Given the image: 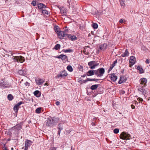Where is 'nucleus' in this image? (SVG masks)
I'll return each mask as SVG.
<instances>
[{
    "instance_id": "f257e3e1",
    "label": "nucleus",
    "mask_w": 150,
    "mask_h": 150,
    "mask_svg": "<svg viewBox=\"0 0 150 150\" xmlns=\"http://www.w3.org/2000/svg\"><path fill=\"white\" fill-rule=\"evenodd\" d=\"M23 124L22 122L16 125V126L12 127L9 129L11 133L13 134V137L17 136L19 134V131L22 128V125Z\"/></svg>"
},
{
    "instance_id": "f03ea898",
    "label": "nucleus",
    "mask_w": 150,
    "mask_h": 150,
    "mask_svg": "<svg viewBox=\"0 0 150 150\" xmlns=\"http://www.w3.org/2000/svg\"><path fill=\"white\" fill-rule=\"evenodd\" d=\"M12 58L13 59V61L15 62L23 63L25 61L24 57L21 56H13Z\"/></svg>"
},
{
    "instance_id": "7ed1b4c3",
    "label": "nucleus",
    "mask_w": 150,
    "mask_h": 150,
    "mask_svg": "<svg viewBox=\"0 0 150 150\" xmlns=\"http://www.w3.org/2000/svg\"><path fill=\"white\" fill-rule=\"evenodd\" d=\"M105 71V69L103 68H99L95 70V74L98 76L101 77L103 75Z\"/></svg>"
},
{
    "instance_id": "20e7f679",
    "label": "nucleus",
    "mask_w": 150,
    "mask_h": 150,
    "mask_svg": "<svg viewBox=\"0 0 150 150\" xmlns=\"http://www.w3.org/2000/svg\"><path fill=\"white\" fill-rule=\"evenodd\" d=\"M120 138L121 139L124 140L129 139L131 137L130 135L125 132H122L120 135Z\"/></svg>"
},
{
    "instance_id": "39448f33",
    "label": "nucleus",
    "mask_w": 150,
    "mask_h": 150,
    "mask_svg": "<svg viewBox=\"0 0 150 150\" xmlns=\"http://www.w3.org/2000/svg\"><path fill=\"white\" fill-rule=\"evenodd\" d=\"M10 87V85L5 81L2 80L0 82V87L1 88H6Z\"/></svg>"
},
{
    "instance_id": "423d86ee",
    "label": "nucleus",
    "mask_w": 150,
    "mask_h": 150,
    "mask_svg": "<svg viewBox=\"0 0 150 150\" xmlns=\"http://www.w3.org/2000/svg\"><path fill=\"white\" fill-rule=\"evenodd\" d=\"M88 64L91 69H93L98 66L99 63H97L96 61H93L89 62Z\"/></svg>"
},
{
    "instance_id": "0eeeda50",
    "label": "nucleus",
    "mask_w": 150,
    "mask_h": 150,
    "mask_svg": "<svg viewBox=\"0 0 150 150\" xmlns=\"http://www.w3.org/2000/svg\"><path fill=\"white\" fill-rule=\"evenodd\" d=\"M46 122V125L47 126L52 127L54 125L51 118L47 119Z\"/></svg>"
},
{
    "instance_id": "6e6552de",
    "label": "nucleus",
    "mask_w": 150,
    "mask_h": 150,
    "mask_svg": "<svg viewBox=\"0 0 150 150\" xmlns=\"http://www.w3.org/2000/svg\"><path fill=\"white\" fill-rule=\"evenodd\" d=\"M135 60V58L134 56H132L130 57L129 60V67H132V66L134 64Z\"/></svg>"
},
{
    "instance_id": "1a4fd4ad",
    "label": "nucleus",
    "mask_w": 150,
    "mask_h": 150,
    "mask_svg": "<svg viewBox=\"0 0 150 150\" xmlns=\"http://www.w3.org/2000/svg\"><path fill=\"white\" fill-rule=\"evenodd\" d=\"M32 141L30 140H27L25 142V149L26 150L32 144Z\"/></svg>"
},
{
    "instance_id": "9d476101",
    "label": "nucleus",
    "mask_w": 150,
    "mask_h": 150,
    "mask_svg": "<svg viewBox=\"0 0 150 150\" xmlns=\"http://www.w3.org/2000/svg\"><path fill=\"white\" fill-rule=\"evenodd\" d=\"M35 81L37 84L38 85H42L45 82V81L43 79L40 78L35 79Z\"/></svg>"
},
{
    "instance_id": "9b49d317",
    "label": "nucleus",
    "mask_w": 150,
    "mask_h": 150,
    "mask_svg": "<svg viewBox=\"0 0 150 150\" xmlns=\"http://www.w3.org/2000/svg\"><path fill=\"white\" fill-rule=\"evenodd\" d=\"M140 81L141 86L143 87L144 86H145L146 85L147 82V79L145 78H143L141 79Z\"/></svg>"
},
{
    "instance_id": "f8f14e48",
    "label": "nucleus",
    "mask_w": 150,
    "mask_h": 150,
    "mask_svg": "<svg viewBox=\"0 0 150 150\" xmlns=\"http://www.w3.org/2000/svg\"><path fill=\"white\" fill-rule=\"evenodd\" d=\"M58 37L60 39H62L64 37H65V32L63 31H60L57 33Z\"/></svg>"
},
{
    "instance_id": "ddd939ff",
    "label": "nucleus",
    "mask_w": 150,
    "mask_h": 150,
    "mask_svg": "<svg viewBox=\"0 0 150 150\" xmlns=\"http://www.w3.org/2000/svg\"><path fill=\"white\" fill-rule=\"evenodd\" d=\"M66 36H67L68 38L72 41H74L77 39V38L75 35H71L70 34H67Z\"/></svg>"
},
{
    "instance_id": "4468645a",
    "label": "nucleus",
    "mask_w": 150,
    "mask_h": 150,
    "mask_svg": "<svg viewBox=\"0 0 150 150\" xmlns=\"http://www.w3.org/2000/svg\"><path fill=\"white\" fill-rule=\"evenodd\" d=\"M110 77L111 79V80L113 81H115L117 79V76L114 73L110 75Z\"/></svg>"
},
{
    "instance_id": "2eb2a0df",
    "label": "nucleus",
    "mask_w": 150,
    "mask_h": 150,
    "mask_svg": "<svg viewBox=\"0 0 150 150\" xmlns=\"http://www.w3.org/2000/svg\"><path fill=\"white\" fill-rule=\"evenodd\" d=\"M18 73L19 74L23 76H25L27 74L26 71L25 69L19 70Z\"/></svg>"
},
{
    "instance_id": "dca6fc26",
    "label": "nucleus",
    "mask_w": 150,
    "mask_h": 150,
    "mask_svg": "<svg viewBox=\"0 0 150 150\" xmlns=\"http://www.w3.org/2000/svg\"><path fill=\"white\" fill-rule=\"evenodd\" d=\"M107 47V45L106 44L104 43L100 45V49L102 51H104L105 50Z\"/></svg>"
},
{
    "instance_id": "f3484780",
    "label": "nucleus",
    "mask_w": 150,
    "mask_h": 150,
    "mask_svg": "<svg viewBox=\"0 0 150 150\" xmlns=\"http://www.w3.org/2000/svg\"><path fill=\"white\" fill-rule=\"evenodd\" d=\"M66 76V71L65 70L60 72V74L57 75L58 78L60 77H64Z\"/></svg>"
},
{
    "instance_id": "a211bd4d",
    "label": "nucleus",
    "mask_w": 150,
    "mask_h": 150,
    "mask_svg": "<svg viewBox=\"0 0 150 150\" xmlns=\"http://www.w3.org/2000/svg\"><path fill=\"white\" fill-rule=\"evenodd\" d=\"M95 70H89L87 73L88 76H92L95 74Z\"/></svg>"
},
{
    "instance_id": "6ab92c4d",
    "label": "nucleus",
    "mask_w": 150,
    "mask_h": 150,
    "mask_svg": "<svg viewBox=\"0 0 150 150\" xmlns=\"http://www.w3.org/2000/svg\"><path fill=\"white\" fill-rule=\"evenodd\" d=\"M38 6L39 8L42 9L43 8L47 7L44 4L42 3L38 4Z\"/></svg>"
},
{
    "instance_id": "aec40b11",
    "label": "nucleus",
    "mask_w": 150,
    "mask_h": 150,
    "mask_svg": "<svg viewBox=\"0 0 150 150\" xmlns=\"http://www.w3.org/2000/svg\"><path fill=\"white\" fill-rule=\"evenodd\" d=\"M34 95L37 97H39L40 96V92L38 90H36L34 92Z\"/></svg>"
},
{
    "instance_id": "412c9836",
    "label": "nucleus",
    "mask_w": 150,
    "mask_h": 150,
    "mask_svg": "<svg viewBox=\"0 0 150 150\" xmlns=\"http://www.w3.org/2000/svg\"><path fill=\"white\" fill-rule=\"evenodd\" d=\"M117 61L116 60L113 62V64L110 66L109 70H108V72L111 71L112 68L115 66V64L117 63Z\"/></svg>"
},
{
    "instance_id": "4be33fe9",
    "label": "nucleus",
    "mask_w": 150,
    "mask_h": 150,
    "mask_svg": "<svg viewBox=\"0 0 150 150\" xmlns=\"http://www.w3.org/2000/svg\"><path fill=\"white\" fill-rule=\"evenodd\" d=\"M129 55V53L127 49H126L125 52L123 54H121L122 57H126L128 56Z\"/></svg>"
},
{
    "instance_id": "5701e85b",
    "label": "nucleus",
    "mask_w": 150,
    "mask_h": 150,
    "mask_svg": "<svg viewBox=\"0 0 150 150\" xmlns=\"http://www.w3.org/2000/svg\"><path fill=\"white\" fill-rule=\"evenodd\" d=\"M54 29L55 31L57 33L60 31V28L57 25H55L54 27Z\"/></svg>"
},
{
    "instance_id": "b1692460",
    "label": "nucleus",
    "mask_w": 150,
    "mask_h": 150,
    "mask_svg": "<svg viewBox=\"0 0 150 150\" xmlns=\"http://www.w3.org/2000/svg\"><path fill=\"white\" fill-rule=\"evenodd\" d=\"M126 81V80L123 77H121L120 78V79L118 82V83L119 84H121L124 82Z\"/></svg>"
},
{
    "instance_id": "393cba45",
    "label": "nucleus",
    "mask_w": 150,
    "mask_h": 150,
    "mask_svg": "<svg viewBox=\"0 0 150 150\" xmlns=\"http://www.w3.org/2000/svg\"><path fill=\"white\" fill-rule=\"evenodd\" d=\"M57 58L59 59H61L62 60H63L66 59V56L63 54H62L59 56H57Z\"/></svg>"
},
{
    "instance_id": "a878e982",
    "label": "nucleus",
    "mask_w": 150,
    "mask_h": 150,
    "mask_svg": "<svg viewBox=\"0 0 150 150\" xmlns=\"http://www.w3.org/2000/svg\"><path fill=\"white\" fill-rule=\"evenodd\" d=\"M137 69L139 70L140 73H143L144 72L143 69L142 67L138 66L137 67Z\"/></svg>"
},
{
    "instance_id": "bb28decb",
    "label": "nucleus",
    "mask_w": 150,
    "mask_h": 150,
    "mask_svg": "<svg viewBox=\"0 0 150 150\" xmlns=\"http://www.w3.org/2000/svg\"><path fill=\"white\" fill-rule=\"evenodd\" d=\"M67 69L70 72H72L73 71L72 67L71 65H68L67 67Z\"/></svg>"
},
{
    "instance_id": "cd10ccee",
    "label": "nucleus",
    "mask_w": 150,
    "mask_h": 150,
    "mask_svg": "<svg viewBox=\"0 0 150 150\" xmlns=\"http://www.w3.org/2000/svg\"><path fill=\"white\" fill-rule=\"evenodd\" d=\"M98 87V85L96 84H95L92 86H91V89L92 90H94L96 89Z\"/></svg>"
},
{
    "instance_id": "c85d7f7f",
    "label": "nucleus",
    "mask_w": 150,
    "mask_h": 150,
    "mask_svg": "<svg viewBox=\"0 0 150 150\" xmlns=\"http://www.w3.org/2000/svg\"><path fill=\"white\" fill-rule=\"evenodd\" d=\"M7 98L9 100H11L13 99V97L11 94H9L7 96Z\"/></svg>"
},
{
    "instance_id": "c756f323",
    "label": "nucleus",
    "mask_w": 150,
    "mask_h": 150,
    "mask_svg": "<svg viewBox=\"0 0 150 150\" xmlns=\"http://www.w3.org/2000/svg\"><path fill=\"white\" fill-rule=\"evenodd\" d=\"M52 121L54 125L55 123L57 122L58 121V119L57 118H55V117H53L52 118Z\"/></svg>"
},
{
    "instance_id": "7c9ffc66",
    "label": "nucleus",
    "mask_w": 150,
    "mask_h": 150,
    "mask_svg": "<svg viewBox=\"0 0 150 150\" xmlns=\"http://www.w3.org/2000/svg\"><path fill=\"white\" fill-rule=\"evenodd\" d=\"M41 107H39L37 108L35 110V112L37 113H41Z\"/></svg>"
},
{
    "instance_id": "2f4dec72",
    "label": "nucleus",
    "mask_w": 150,
    "mask_h": 150,
    "mask_svg": "<svg viewBox=\"0 0 150 150\" xmlns=\"http://www.w3.org/2000/svg\"><path fill=\"white\" fill-rule=\"evenodd\" d=\"M60 12L61 14L62 15V16H65L66 15V10H63L62 9H61L60 10Z\"/></svg>"
},
{
    "instance_id": "473e14b6",
    "label": "nucleus",
    "mask_w": 150,
    "mask_h": 150,
    "mask_svg": "<svg viewBox=\"0 0 150 150\" xmlns=\"http://www.w3.org/2000/svg\"><path fill=\"white\" fill-rule=\"evenodd\" d=\"M60 47V45L59 44H56L54 47V48L56 50H58L59 49Z\"/></svg>"
},
{
    "instance_id": "72a5a7b5",
    "label": "nucleus",
    "mask_w": 150,
    "mask_h": 150,
    "mask_svg": "<svg viewBox=\"0 0 150 150\" xmlns=\"http://www.w3.org/2000/svg\"><path fill=\"white\" fill-rule=\"evenodd\" d=\"M98 80V79H89V78H87L86 79V81H97Z\"/></svg>"
},
{
    "instance_id": "f704fd0d",
    "label": "nucleus",
    "mask_w": 150,
    "mask_h": 150,
    "mask_svg": "<svg viewBox=\"0 0 150 150\" xmlns=\"http://www.w3.org/2000/svg\"><path fill=\"white\" fill-rule=\"evenodd\" d=\"M13 109L16 112H18V107L15 105L14 106Z\"/></svg>"
},
{
    "instance_id": "c9c22d12",
    "label": "nucleus",
    "mask_w": 150,
    "mask_h": 150,
    "mask_svg": "<svg viewBox=\"0 0 150 150\" xmlns=\"http://www.w3.org/2000/svg\"><path fill=\"white\" fill-rule=\"evenodd\" d=\"M42 13L44 14L48 15V11L46 10L42 9Z\"/></svg>"
},
{
    "instance_id": "e433bc0d",
    "label": "nucleus",
    "mask_w": 150,
    "mask_h": 150,
    "mask_svg": "<svg viewBox=\"0 0 150 150\" xmlns=\"http://www.w3.org/2000/svg\"><path fill=\"white\" fill-rule=\"evenodd\" d=\"M92 26L93 28L94 29H97L98 27V25L96 23H93L92 25Z\"/></svg>"
},
{
    "instance_id": "4c0bfd02",
    "label": "nucleus",
    "mask_w": 150,
    "mask_h": 150,
    "mask_svg": "<svg viewBox=\"0 0 150 150\" xmlns=\"http://www.w3.org/2000/svg\"><path fill=\"white\" fill-rule=\"evenodd\" d=\"M113 132L115 134H117L119 132V129H114Z\"/></svg>"
},
{
    "instance_id": "58836bf2",
    "label": "nucleus",
    "mask_w": 150,
    "mask_h": 150,
    "mask_svg": "<svg viewBox=\"0 0 150 150\" xmlns=\"http://www.w3.org/2000/svg\"><path fill=\"white\" fill-rule=\"evenodd\" d=\"M23 103V102L22 101H20L16 105L18 107H19L20 105L21 104H22Z\"/></svg>"
},
{
    "instance_id": "ea45409f",
    "label": "nucleus",
    "mask_w": 150,
    "mask_h": 150,
    "mask_svg": "<svg viewBox=\"0 0 150 150\" xmlns=\"http://www.w3.org/2000/svg\"><path fill=\"white\" fill-rule=\"evenodd\" d=\"M138 90L141 92H142V94L144 95L145 94V93L144 92V90L143 89L140 88Z\"/></svg>"
},
{
    "instance_id": "a19ab883",
    "label": "nucleus",
    "mask_w": 150,
    "mask_h": 150,
    "mask_svg": "<svg viewBox=\"0 0 150 150\" xmlns=\"http://www.w3.org/2000/svg\"><path fill=\"white\" fill-rule=\"evenodd\" d=\"M68 3L69 4V5H67L68 6L69 8H70V3L71 2V0H68L67 1Z\"/></svg>"
},
{
    "instance_id": "79ce46f5",
    "label": "nucleus",
    "mask_w": 150,
    "mask_h": 150,
    "mask_svg": "<svg viewBox=\"0 0 150 150\" xmlns=\"http://www.w3.org/2000/svg\"><path fill=\"white\" fill-rule=\"evenodd\" d=\"M120 4L121 6H123V7L125 6V4L123 2V1H121L120 2Z\"/></svg>"
},
{
    "instance_id": "37998d69",
    "label": "nucleus",
    "mask_w": 150,
    "mask_h": 150,
    "mask_svg": "<svg viewBox=\"0 0 150 150\" xmlns=\"http://www.w3.org/2000/svg\"><path fill=\"white\" fill-rule=\"evenodd\" d=\"M73 52V50L71 49L66 50V52Z\"/></svg>"
},
{
    "instance_id": "c03bdc74",
    "label": "nucleus",
    "mask_w": 150,
    "mask_h": 150,
    "mask_svg": "<svg viewBox=\"0 0 150 150\" xmlns=\"http://www.w3.org/2000/svg\"><path fill=\"white\" fill-rule=\"evenodd\" d=\"M32 5L33 6H35L36 5V2L35 1H33L31 3Z\"/></svg>"
},
{
    "instance_id": "a18cd8bd",
    "label": "nucleus",
    "mask_w": 150,
    "mask_h": 150,
    "mask_svg": "<svg viewBox=\"0 0 150 150\" xmlns=\"http://www.w3.org/2000/svg\"><path fill=\"white\" fill-rule=\"evenodd\" d=\"M137 99H138V100H139V101L141 102H142L143 100V99L141 98H137Z\"/></svg>"
},
{
    "instance_id": "49530a36",
    "label": "nucleus",
    "mask_w": 150,
    "mask_h": 150,
    "mask_svg": "<svg viewBox=\"0 0 150 150\" xmlns=\"http://www.w3.org/2000/svg\"><path fill=\"white\" fill-rule=\"evenodd\" d=\"M55 104H56L57 105V106H58V105H59L60 104V103L58 101H57L56 102V103H55Z\"/></svg>"
},
{
    "instance_id": "de8ad7c7",
    "label": "nucleus",
    "mask_w": 150,
    "mask_h": 150,
    "mask_svg": "<svg viewBox=\"0 0 150 150\" xmlns=\"http://www.w3.org/2000/svg\"><path fill=\"white\" fill-rule=\"evenodd\" d=\"M146 63L147 64H149V59H146Z\"/></svg>"
},
{
    "instance_id": "09e8293b",
    "label": "nucleus",
    "mask_w": 150,
    "mask_h": 150,
    "mask_svg": "<svg viewBox=\"0 0 150 150\" xmlns=\"http://www.w3.org/2000/svg\"><path fill=\"white\" fill-rule=\"evenodd\" d=\"M8 134L9 135L12 136L13 137V134L11 132V131L9 130V132L8 133Z\"/></svg>"
},
{
    "instance_id": "8fccbe9b",
    "label": "nucleus",
    "mask_w": 150,
    "mask_h": 150,
    "mask_svg": "<svg viewBox=\"0 0 150 150\" xmlns=\"http://www.w3.org/2000/svg\"><path fill=\"white\" fill-rule=\"evenodd\" d=\"M61 128H59V131L58 132V134H60V131H61Z\"/></svg>"
},
{
    "instance_id": "3c124183",
    "label": "nucleus",
    "mask_w": 150,
    "mask_h": 150,
    "mask_svg": "<svg viewBox=\"0 0 150 150\" xmlns=\"http://www.w3.org/2000/svg\"><path fill=\"white\" fill-rule=\"evenodd\" d=\"M119 22V23H122L123 22V20L122 19H121L120 20Z\"/></svg>"
},
{
    "instance_id": "603ef678",
    "label": "nucleus",
    "mask_w": 150,
    "mask_h": 150,
    "mask_svg": "<svg viewBox=\"0 0 150 150\" xmlns=\"http://www.w3.org/2000/svg\"><path fill=\"white\" fill-rule=\"evenodd\" d=\"M131 107L132 109H134L135 108V106L132 105H131Z\"/></svg>"
},
{
    "instance_id": "864d4df0",
    "label": "nucleus",
    "mask_w": 150,
    "mask_h": 150,
    "mask_svg": "<svg viewBox=\"0 0 150 150\" xmlns=\"http://www.w3.org/2000/svg\"><path fill=\"white\" fill-rule=\"evenodd\" d=\"M83 52H84V54H86V55H88V52H85L83 50Z\"/></svg>"
},
{
    "instance_id": "5fc2aeb1",
    "label": "nucleus",
    "mask_w": 150,
    "mask_h": 150,
    "mask_svg": "<svg viewBox=\"0 0 150 150\" xmlns=\"http://www.w3.org/2000/svg\"><path fill=\"white\" fill-rule=\"evenodd\" d=\"M52 150H56V148L55 147H53Z\"/></svg>"
},
{
    "instance_id": "6e6d98bb",
    "label": "nucleus",
    "mask_w": 150,
    "mask_h": 150,
    "mask_svg": "<svg viewBox=\"0 0 150 150\" xmlns=\"http://www.w3.org/2000/svg\"><path fill=\"white\" fill-rule=\"evenodd\" d=\"M86 76V75L85 74H84L82 76H81V77H84Z\"/></svg>"
},
{
    "instance_id": "4d7b16f0",
    "label": "nucleus",
    "mask_w": 150,
    "mask_h": 150,
    "mask_svg": "<svg viewBox=\"0 0 150 150\" xmlns=\"http://www.w3.org/2000/svg\"><path fill=\"white\" fill-rule=\"evenodd\" d=\"M62 51H63L64 52H66V50H64V49L63 50H62Z\"/></svg>"
},
{
    "instance_id": "13d9d810",
    "label": "nucleus",
    "mask_w": 150,
    "mask_h": 150,
    "mask_svg": "<svg viewBox=\"0 0 150 150\" xmlns=\"http://www.w3.org/2000/svg\"><path fill=\"white\" fill-rule=\"evenodd\" d=\"M92 124L93 125H95V123L94 122H92Z\"/></svg>"
},
{
    "instance_id": "bf43d9fd",
    "label": "nucleus",
    "mask_w": 150,
    "mask_h": 150,
    "mask_svg": "<svg viewBox=\"0 0 150 150\" xmlns=\"http://www.w3.org/2000/svg\"><path fill=\"white\" fill-rule=\"evenodd\" d=\"M44 85V86H46V85L47 86L48 85L47 84V83H45Z\"/></svg>"
},
{
    "instance_id": "052dcab7",
    "label": "nucleus",
    "mask_w": 150,
    "mask_h": 150,
    "mask_svg": "<svg viewBox=\"0 0 150 150\" xmlns=\"http://www.w3.org/2000/svg\"><path fill=\"white\" fill-rule=\"evenodd\" d=\"M71 132V131H69V132H67V133H68V132L69 133V132Z\"/></svg>"
},
{
    "instance_id": "680f3d73",
    "label": "nucleus",
    "mask_w": 150,
    "mask_h": 150,
    "mask_svg": "<svg viewBox=\"0 0 150 150\" xmlns=\"http://www.w3.org/2000/svg\"><path fill=\"white\" fill-rule=\"evenodd\" d=\"M11 149V150H13V148H12Z\"/></svg>"
},
{
    "instance_id": "e2e57ef3",
    "label": "nucleus",
    "mask_w": 150,
    "mask_h": 150,
    "mask_svg": "<svg viewBox=\"0 0 150 150\" xmlns=\"http://www.w3.org/2000/svg\"><path fill=\"white\" fill-rule=\"evenodd\" d=\"M67 74L66 76H67Z\"/></svg>"
},
{
    "instance_id": "0e129e2a",
    "label": "nucleus",
    "mask_w": 150,
    "mask_h": 150,
    "mask_svg": "<svg viewBox=\"0 0 150 150\" xmlns=\"http://www.w3.org/2000/svg\"><path fill=\"white\" fill-rule=\"evenodd\" d=\"M67 29H66V31H67Z\"/></svg>"
}]
</instances>
